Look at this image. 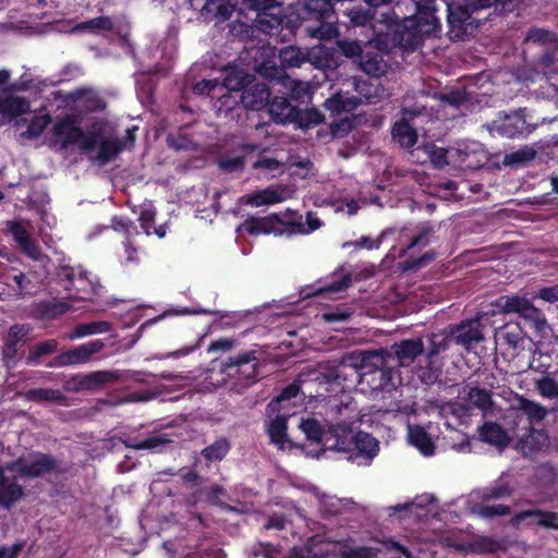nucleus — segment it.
I'll return each mask as SVG.
<instances>
[{
	"label": "nucleus",
	"instance_id": "f257e3e1",
	"mask_svg": "<svg viewBox=\"0 0 558 558\" xmlns=\"http://www.w3.org/2000/svg\"><path fill=\"white\" fill-rule=\"evenodd\" d=\"M345 368L365 380L373 390L390 391L397 388V371L387 349L345 353L339 364L329 367L324 377L328 383L341 384L347 380Z\"/></svg>",
	"mask_w": 558,
	"mask_h": 558
},
{
	"label": "nucleus",
	"instance_id": "f03ea898",
	"mask_svg": "<svg viewBox=\"0 0 558 558\" xmlns=\"http://www.w3.org/2000/svg\"><path fill=\"white\" fill-rule=\"evenodd\" d=\"M399 23H397L391 33H366V40L341 39L337 41L339 52L353 63L357 64L360 70L369 76L379 77L386 72L384 52H389L393 47L401 45L397 40Z\"/></svg>",
	"mask_w": 558,
	"mask_h": 558
},
{
	"label": "nucleus",
	"instance_id": "7ed1b4c3",
	"mask_svg": "<svg viewBox=\"0 0 558 558\" xmlns=\"http://www.w3.org/2000/svg\"><path fill=\"white\" fill-rule=\"evenodd\" d=\"M414 4V14L399 23L397 34L398 43L407 51L415 50L425 38L439 37L441 33L440 19L436 15V0H417Z\"/></svg>",
	"mask_w": 558,
	"mask_h": 558
},
{
	"label": "nucleus",
	"instance_id": "20e7f679",
	"mask_svg": "<svg viewBox=\"0 0 558 558\" xmlns=\"http://www.w3.org/2000/svg\"><path fill=\"white\" fill-rule=\"evenodd\" d=\"M345 0H306L299 19L300 27L313 38L331 39L338 35V5Z\"/></svg>",
	"mask_w": 558,
	"mask_h": 558
},
{
	"label": "nucleus",
	"instance_id": "39448f33",
	"mask_svg": "<svg viewBox=\"0 0 558 558\" xmlns=\"http://www.w3.org/2000/svg\"><path fill=\"white\" fill-rule=\"evenodd\" d=\"M286 219L279 214H271L266 217L250 216L238 228V232L245 231L251 235L270 234L281 235L284 232L296 233L303 231L301 220H295L294 213L288 210ZM302 219V216L299 217Z\"/></svg>",
	"mask_w": 558,
	"mask_h": 558
},
{
	"label": "nucleus",
	"instance_id": "423d86ee",
	"mask_svg": "<svg viewBox=\"0 0 558 558\" xmlns=\"http://www.w3.org/2000/svg\"><path fill=\"white\" fill-rule=\"evenodd\" d=\"M59 460L50 454L41 451H33L28 458L23 457L7 463L8 471H16L21 477L37 478L46 474L57 473L64 474L68 470H61Z\"/></svg>",
	"mask_w": 558,
	"mask_h": 558
},
{
	"label": "nucleus",
	"instance_id": "0eeeda50",
	"mask_svg": "<svg viewBox=\"0 0 558 558\" xmlns=\"http://www.w3.org/2000/svg\"><path fill=\"white\" fill-rule=\"evenodd\" d=\"M448 37L451 41L464 40L478 29L481 16L474 15L464 2H452L447 5Z\"/></svg>",
	"mask_w": 558,
	"mask_h": 558
},
{
	"label": "nucleus",
	"instance_id": "6e6552de",
	"mask_svg": "<svg viewBox=\"0 0 558 558\" xmlns=\"http://www.w3.org/2000/svg\"><path fill=\"white\" fill-rule=\"evenodd\" d=\"M526 108H519L509 113L499 112L488 125L490 134L507 138H523L535 130V124L527 122Z\"/></svg>",
	"mask_w": 558,
	"mask_h": 558
},
{
	"label": "nucleus",
	"instance_id": "1a4fd4ad",
	"mask_svg": "<svg viewBox=\"0 0 558 558\" xmlns=\"http://www.w3.org/2000/svg\"><path fill=\"white\" fill-rule=\"evenodd\" d=\"M58 278L61 287L72 300L85 301L95 294V286L87 271L62 267L58 272Z\"/></svg>",
	"mask_w": 558,
	"mask_h": 558
},
{
	"label": "nucleus",
	"instance_id": "9d476101",
	"mask_svg": "<svg viewBox=\"0 0 558 558\" xmlns=\"http://www.w3.org/2000/svg\"><path fill=\"white\" fill-rule=\"evenodd\" d=\"M258 359L256 351L248 350L230 356L221 364V371L229 377L242 380L243 385L251 386L256 381Z\"/></svg>",
	"mask_w": 558,
	"mask_h": 558
},
{
	"label": "nucleus",
	"instance_id": "9b49d317",
	"mask_svg": "<svg viewBox=\"0 0 558 558\" xmlns=\"http://www.w3.org/2000/svg\"><path fill=\"white\" fill-rule=\"evenodd\" d=\"M451 342L452 338L448 328L441 332H432L427 336L424 359L428 373H424L422 376L426 384H433L436 381L438 373L440 372V366L437 361L438 356L449 349Z\"/></svg>",
	"mask_w": 558,
	"mask_h": 558
},
{
	"label": "nucleus",
	"instance_id": "f8f14e48",
	"mask_svg": "<svg viewBox=\"0 0 558 558\" xmlns=\"http://www.w3.org/2000/svg\"><path fill=\"white\" fill-rule=\"evenodd\" d=\"M245 9L255 11L256 23L258 28L264 33L274 35L277 33L282 23L283 19L275 10L279 9V4L276 0H241Z\"/></svg>",
	"mask_w": 558,
	"mask_h": 558
},
{
	"label": "nucleus",
	"instance_id": "ddd939ff",
	"mask_svg": "<svg viewBox=\"0 0 558 558\" xmlns=\"http://www.w3.org/2000/svg\"><path fill=\"white\" fill-rule=\"evenodd\" d=\"M341 19L338 16V23L347 28L362 27L366 33L374 34L376 11L371 7L354 4L353 1H344L343 5L337 8Z\"/></svg>",
	"mask_w": 558,
	"mask_h": 558
},
{
	"label": "nucleus",
	"instance_id": "4468645a",
	"mask_svg": "<svg viewBox=\"0 0 558 558\" xmlns=\"http://www.w3.org/2000/svg\"><path fill=\"white\" fill-rule=\"evenodd\" d=\"M379 452V440L372 434L359 430L353 435V445L348 460L357 465L368 466Z\"/></svg>",
	"mask_w": 558,
	"mask_h": 558
},
{
	"label": "nucleus",
	"instance_id": "2eb2a0df",
	"mask_svg": "<svg viewBox=\"0 0 558 558\" xmlns=\"http://www.w3.org/2000/svg\"><path fill=\"white\" fill-rule=\"evenodd\" d=\"M105 348V342L100 339H95L86 343L80 344L58 354L49 366H70L81 365L90 361L93 355L99 353Z\"/></svg>",
	"mask_w": 558,
	"mask_h": 558
},
{
	"label": "nucleus",
	"instance_id": "dca6fc26",
	"mask_svg": "<svg viewBox=\"0 0 558 558\" xmlns=\"http://www.w3.org/2000/svg\"><path fill=\"white\" fill-rule=\"evenodd\" d=\"M463 402L452 403V412L456 415L468 414L472 409H478L486 413L492 410L494 404L492 392L485 388L480 387H465L462 391Z\"/></svg>",
	"mask_w": 558,
	"mask_h": 558
},
{
	"label": "nucleus",
	"instance_id": "f3484780",
	"mask_svg": "<svg viewBox=\"0 0 558 558\" xmlns=\"http://www.w3.org/2000/svg\"><path fill=\"white\" fill-rule=\"evenodd\" d=\"M425 343L422 338L403 339L387 349V354L393 359V365L410 366L416 357L424 356Z\"/></svg>",
	"mask_w": 558,
	"mask_h": 558
},
{
	"label": "nucleus",
	"instance_id": "a211bd4d",
	"mask_svg": "<svg viewBox=\"0 0 558 558\" xmlns=\"http://www.w3.org/2000/svg\"><path fill=\"white\" fill-rule=\"evenodd\" d=\"M448 330L452 341L466 350L484 340L482 324L478 319H464L457 325H450Z\"/></svg>",
	"mask_w": 558,
	"mask_h": 558
},
{
	"label": "nucleus",
	"instance_id": "6ab92c4d",
	"mask_svg": "<svg viewBox=\"0 0 558 558\" xmlns=\"http://www.w3.org/2000/svg\"><path fill=\"white\" fill-rule=\"evenodd\" d=\"M270 86L264 82L252 81L240 94L241 107L246 110L259 111L268 106Z\"/></svg>",
	"mask_w": 558,
	"mask_h": 558
},
{
	"label": "nucleus",
	"instance_id": "aec40b11",
	"mask_svg": "<svg viewBox=\"0 0 558 558\" xmlns=\"http://www.w3.org/2000/svg\"><path fill=\"white\" fill-rule=\"evenodd\" d=\"M83 135V129L78 125V120L74 116L66 114L56 121L52 128V136L61 141V148L77 145Z\"/></svg>",
	"mask_w": 558,
	"mask_h": 558
},
{
	"label": "nucleus",
	"instance_id": "412c9836",
	"mask_svg": "<svg viewBox=\"0 0 558 558\" xmlns=\"http://www.w3.org/2000/svg\"><path fill=\"white\" fill-rule=\"evenodd\" d=\"M271 121L277 124H290L298 117V105L283 95H276L267 106Z\"/></svg>",
	"mask_w": 558,
	"mask_h": 558
},
{
	"label": "nucleus",
	"instance_id": "4be33fe9",
	"mask_svg": "<svg viewBox=\"0 0 558 558\" xmlns=\"http://www.w3.org/2000/svg\"><path fill=\"white\" fill-rule=\"evenodd\" d=\"M497 306L505 314L515 313L524 318L534 320H538L542 315V312L529 299L519 295L501 296L497 302Z\"/></svg>",
	"mask_w": 558,
	"mask_h": 558
},
{
	"label": "nucleus",
	"instance_id": "5701e85b",
	"mask_svg": "<svg viewBox=\"0 0 558 558\" xmlns=\"http://www.w3.org/2000/svg\"><path fill=\"white\" fill-rule=\"evenodd\" d=\"M353 435L350 426L345 423L337 424L328 429L325 436L324 446L326 449L351 454Z\"/></svg>",
	"mask_w": 558,
	"mask_h": 558
},
{
	"label": "nucleus",
	"instance_id": "b1692460",
	"mask_svg": "<svg viewBox=\"0 0 558 558\" xmlns=\"http://www.w3.org/2000/svg\"><path fill=\"white\" fill-rule=\"evenodd\" d=\"M111 379L109 372H93L85 375H75L63 384V389L69 392H78L97 388Z\"/></svg>",
	"mask_w": 558,
	"mask_h": 558
},
{
	"label": "nucleus",
	"instance_id": "393cba45",
	"mask_svg": "<svg viewBox=\"0 0 558 558\" xmlns=\"http://www.w3.org/2000/svg\"><path fill=\"white\" fill-rule=\"evenodd\" d=\"M515 492L514 483L510 476L502 473L497 480L478 492V497L483 502L490 500H500L511 497Z\"/></svg>",
	"mask_w": 558,
	"mask_h": 558
},
{
	"label": "nucleus",
	"instance_id": "a878e982",
	"mask_svg": "<svg viewBox=\"0 0 558 558\" xmlns=\"http://www.w3.org/2000/svg\"><path fill=\"white\" fill-rule=\"evenodd\" d=\"M234 11L230 0H205L201 9V16L206 23L219 25L228 21Z\"/></svg>",
	"mask_w": 558,
	"mask_h": 558
},
{
	"label": "nucleus",
	"instance_id": "bb28decb",
	"mask_svg": "<svg viewBox=\"0 0 558 558\" xmlns=\"http://www.w3.org/2000/svg\"><path fill=\"white\" fill-rule=\"evenodd\" d=\"M31 328L24 324H15L9 328L8 336L2 347L3 360L15 361L20 348L26 343V337Z\"/></svg>",
	"mask_w": 558,
	"mask_h": 558
},
{
	"label": "nucleus",
	"instance_id": "cd10ccee",
	"mask_svg": "<svg viewBox=\"0 0 558 558\" xmlns=\"http://www.w3.org/2000/svg\"><path fill=\"white\" fill-rule=\"evenodd\" d=\"M252 81H255L254 75L247 73L243 69L232 66L226 70L220 87H222V92L229 90L241 94L242 90L252 83Z\"/></svg>",
	"mask_w": 558,
	"mask_h": 558
},
{
	"label": "nucleus",
	"instance_id": "c85d7f7f",
	"mask_svg": "<svg viewBox=\"0 0 558 558\" xmlns=\"http://www.w3.org/2000/svg\"><path fill=\"white\" fill-rule=\"evenodd\" d=\"M531 519V523L538 526L558 531V514L554 511H544L541 509H529L518 512L514 520L518 522Z\"/></svg>",
	"mask_w": 558,
	"mask_h": 558
},
{
	"label": "nucleus",
	"instance_id": "c756f323",
	"mask_svg": "<svg viewBox=\"0 0 558 558\" xmlns=\"http://www.w3.org/2000/svg\"><path fill=\"white\" fill-rule=\"evenodd\" d=\"M283 199L284 197L282 196L281 191L274 187H267L243 195L240 198V203L243 205L259 207L264 205L278 204Z\"/></svg>",
	"mask_w": 558,
	"mask_h": 558
},
{
	"label": "nucleus",
	"instance_id": "7c9ffc66",
	"mask_svg": "<svg viewBox=\"0 0 558 558\" xmlns=\"http://www.w3.org/2000/svg\"><path fill=\"white\" fill-rule=\"evenodd\" d=\"M482 441L498 448H505L509 444L507 432L496 422H485L478 427Z\"/></svg>",
	"mask_w": 558,
	"mask_h": 558
},
{
	"label": "nucleus",
	"instance_id": "2f4dec72",
	"mask_svg": "<svg viewBox=\"0 0 558 558\" xmlns=\"http://www.w3.org/2000/svg\"><path fill=\"white\" fill-rule=\"evenodd\" d=\"M173 436H181V433H163L158 435H151L145 438L142 441H136L135 439L129 437L122 440L126 448L135 449V450H155L161 446L173 442Z\"/></svg>",
	"mask_w": 558,
	"mask_h": 558
},
{
	"label": "nucleus",
	"instance_id": "473e14b6",
	"mask_svg": "<svg viewBox=\"0 0 558 558\" xmlns=\"http://www.w3.org/2000/svg\"><path fill=\"white\" fill-rule=\"evenodd\" d=\"M392 140L403 148H411L417 142V132L409 121L397 120L391 128Z\"/></svg>",
	"mask_w": 558,
	"mask_h": 558
},
{
	"label": "nucleus",
	"instance_id": "72a5a7b5",
	"mask_svg": "<svg viewBox=\"0 0 558 558\" xmlns=\"http://www.w3.org/2000/svg\"><path fill=\"white\" fill-rule=\"evenodd\" d=\"M71 306L64 301H40L35 304V316L39 319H54L70 311Z\"/></svg>",
	"mask_w": 558,
	"mask_h": 558
},
{
	"label": "nucleus",
	"instance_id": "f704fd0d",
	"mask_svg": "<svg viewBox=\"0 0 558 558\" xmlns=\"http://www.w3.org/2000/svg\"><path fill=\"white\" fill-rule=\"evenodd\" d=\"M24 497L25 489L16 483L15 478L11 482L5 478V482L0 485V508L9 510Z\"/></svg>",
	"mask_w": 558,
	"mask_h": 558
},
{
	"label": "nucleus",
	"instance_id": "c9c22d12",
	"mask_svg": "<svg viewBox=\"0 0 558 558\" xmlns=\"http://www.w3.org/2000/svg\"><path fill=\"white\" fill-rule=\"evenodd\" d=\"M547 439L544 429H535L530 427L527 433L522 435L518 440V448L524 454H531L539 451Z\"/></svg>",
	"mask_w": 558,
	"mask_h": 558
},
{
	"label": "nucleus",
	"instance_id": "e433bc0d",
	"mask_svg": "<svg viewBox=\"0 0 558 558\" xmlns=\"http://www.w3.org/2000/svg\"><path fill=\"white\" fill-rule=\"evenodd\" d=\"M288 417L287 414H277L268 425L267 433L271 444L276 445L279 449H284L286 444L289 441L287 429H288Z\"/></svg>",
	"mask_w": 558,
	"mask_h": 558
},
{
	"label": "nucleus",
	"instance_id": "4c0bfd02",
	"mask_svg": "<svg viewBox=\"0 0 558 558\" xmlns=\"http://www.w3.org/2000/svg\"><path fill=\"white\" fill-rule=\"evenodd\" d=\"M408 436L410 444L417 448L424 456H430L434 453V442L423 426L410 425Z\"/></svg>",
	"mask_w": 558,
	"mask_h": 558
},
{
	"label": "nucleus",
	"instance_id": "58836bf2",
	"mask_svg": "<svg viewBox=\"0 0 558 558\" xmlns=\"http://www.w3.org/2000/svg\"><path fill=\"white\" fill-rule=\"evenodd\" d=\"M360 105H362V101L356 96H348L340 93L331 96L325 102L326 109L337 114L353 111Z\"/></svg>",
	"mask_w": 558,
	"mask_h": 558
},
{
	"label": "nucleus",
	"instance_id": "ea45409f",
	"mask_svg": "<svg viewBox=\"0 0 558 558\" xmlns=\"http://www.w3.org/2000/svg\"><path fill=\"white\" fill-rule=\"evenodd\" d=\"M26 401L29 402H57L60 404L65 403L66 397L57 389L51 388H32L23 393Z\"/></svg>",
	"mask_w": 558,
	"mask_h": 558
},
{
	"label": "nucleus",
	"instance_id": "a19ab883",
	"mask_svg": "<svg viewBox=\"0 0 558 558\" xmlns=\"http://www.w3.org/2000/svg\"><path fill=\"white\" fill-rule=\"evenodd\" d=\"M231 442L227 437H219L213 444L201 451V456L207 463L220 462L231 450Z\"/></svg>",
	"mask_w": 558,
	"mask_h": 558
},
{
	"label": "nucleus",
	"instance_id": "79ce46f5",
	"mask_svg": "<svg viewBox=\"0 0 558 558\" xmlns=\"http://www.w3.org/2000/svg\"><path fill=\"white\" fill-rule=\"evenodd\" d=\"M105 123L97 121L87 131L83 130V135L80 137V142H77L80 149L86 153L95 150L102 138Z\"/></svg>",
	"mask_w": 558,
	"mask_h": 558
},
{
	"label": "nucleus",
	"instance_id": "37998d69",
	"mask_svg": "<svg viewBox=\"0 0 558 558\" xmlns=\"http://www.w3.org/2000/svg\"><path fill=\"white\" fill-rule=\"evenodd\" d=\"M257 72L269 82H276L281 85H287L286 80H289L284 66L281 63L277 64L274 60H266L260 63L257 66Z\"/></svg>",
	"mask_w": 558,
	"mask_h": 558
},
{
	"label": "nucleus",
	"instance_id": "c03bdc74",
	"mask_svg": "<svg viewBox=\"0 0 558 558\" xmlns=\"http://www.w3.org/2000/svg\"><path fill=\"white\" fill-rule=\"evenodd\" d=\"M112 324L107 320H95L85 324L76 325L71 335L70 339H80L92 335L106 333L111 331Z\"/></svg>",
	"mask_w": 558,
	"mask_h": 558
},
{
	"label": "nucleus",
	"instance_id": "a18cd8bd",
	"mask_svg": "<svg viewBox=\"0 0 558 558\" xmlns=\"http://www.w3.org/2000/svg\"><path fill=\"white\" fill-rule=\"evenodd\" d=\"M287 85H282L288 89L284 95L288 96L291 101L300 108V105L311 99L310 87L307 83L295 81L289 77L286 80Z\"/></svg>",
	"mask_w": 558,
	"mask_h": 558
},
{
	"label": "nucleus",
	"instance_id": "49530a36",
	"mask_svg": "<svg viewBox=\"0 0 558 558\" xmlns=\"http://www.w3.org/2000/svg\"><path fill=\"white\" fill-rule=\"evenodd\" d=\"M31 105L25 98L11 96L0 101V111L5 116L16 118L29 112Z\"/></svg>",
	"mask_w": 558,
	"mask_h": 558
},
{
	"label": "nucleus",
	"instance_id": "de8ad7c7",
	"mask_svg": "<svg viewBox=\"0 0 558 558\" xmlns=\"http://www.w3.org/2000/svg\"><path fill=\"white\" fill-rule=\"evenodd\" d=\"M124 148V143L119 138H101L98 146L97 159L107 163L116 158Z\"/></svg>",
	"mask_w": 558,
	"mask_h": 558
},
{
	"label": "nucleus",
	"instance_id": "09e8293b",
	"mask_svg": "<svg viewBox=\"0 0 558 558\" xmlns=\"http://www.w3.org/2000/svg\"><path fill=\"white\" fill-rule=\"evenodd\" d=\"M279 62L287 68H300L307 61V54L295 46L284 47L279 51Z\"/></svg>",
	"mask_w": 558,
	"mask_h": 558
},
{
	"label": "nucleus",
	"instance_id": "8fccbe9b",
	"mask_svg": "<svg viewBox=\"0 0 558 558\" xmlns=\"http://www.w3.org/2000/svg\"><path fill=\"white\" fill-rule=\"evenodd\" d=\"M58 341L56 339H48L43 342L36 343L31 347L26 363L28 365H38L43 356L50 355L56 352Z\"/></svg>",
	"mask_w": 558,
	"mask_h": 558
},
{
	"label": "nucleus",
	"instance_id": "3c124183",
	"mask_svg": "<svg viewBox=\"0 0 558 558\" xmlns=\"http://www.w3.org/2000/svg\"><path fill=\"white\" fill-rule=\"evenodd\" d=\"M324 114L316 108L302 110L298 109V117L292 123L299 129H310L320 124L324 121Z\"/></svg>",
	"mask_w": 558,
	"mask_h": 558
},
{
	"label": "nucleus",
	"instance_id": "603ef678",
	"mask_svg": "<svg viewBox=\"0 0 558 558\" xmlns=\"http://www.w3.org/2000/svg\"><path fill=\"white\" fill-rule=\"evenodd\" d=\"M300 429L305 434L306 439L316 442H325L326 433L316 418H302L299 424Z\"/></svg>",
	"mask_w": 558,
	"mask_h": 558
},
{
	"label": "nucleus",
	"instance_id": "864d4df0",
	"mask_svg": "<svg viewBox=\"0 0 558 558\" xmlns=\"http://www.w3.org/2000/svg\"><path fill=\"white\" fill-rule=\"evenodd\" d=\"M216 98V107L219 113L229 114L233 110L243 109L239 93L226 90L225 93H219Z\"/></svg>",
	"mask_w": 558,
	"mask_h": 558
},
{
	"label": "nucleus",
	"instance_id": "5fc2aeb1",
	"mask_svg": "<svg viewBox=\"0 0 558 558\" xmlns=\"http://www.w3.org/2000/svg\"><path fill=\"white\" fill-rule=\"evenodd\" d=\"M52 118L49 113L41 116H34L27 125L26 131L22 133V136L28 140L39 137L47 126L51 123Z\"/></svg>",
	"mask_w": 558,
	"mask_h": 558
},
{
	"label": "nucleus",
	"instance_id": "6e6d98bb",
	"mask_svg": "<svg viewBox=\"0 0 558 558\" xmlns=\"http://www.w3.org/2000/svg\"><path fill=\"white\" fill-rule=\"evenodd\" d=\"M536 157L534 148L525 146L521 149L506 154L502 159L505 166H524Z\"/></svg>",
	"mask_w": 558,
	"mask_h": 558
},
{
	"label": "nucleus",
	"instance_id": "4d7b16f0",
	"mask_svg": "<svg viewBox=\"0 0 558 558\" xmlns=\"http://www.w3.org/2000/svg\"><path fill=\"white\" fill-rule=\"evenodd\" d=\"M300 390H301V387L296 383H291V384L287 385L280 391V393L268 403L267 411H269L271 413L278 411L282 404H284L286 402H289L291 399L295 398L299 395Z\"/></svg>",
	"mask_w": 558,
	"mask_h": 558
},
{
	"label": "nucleus",
	"instance_id": "13d9d810",
	"mask_svg": "<svg viewBox=\"0 0 558 558\" xmlns=\"http://www.w3.org/2000/svg\"><path fill=\"white\" fill-rule=\"evenodd\" d=\"M192 92L198 96H208L210 98H216L219 93L222 92V87H220V83L218 80H206L203 78L192 86Z\"/></svg>",
	"mask_w": 558,
	"mask_h": 558
},
{
	"label": "nucleus",
	"instance_id": "bf43d9fd",
	"mask_svg": "<svg viewBox=\"0 0 558 558\" xmlns=\"http://www.w3.org/2000/svg\"><path fill=\"white\" fill-rule=\"evenodd\" d=\"M77 29L82 31H92V32H98V31H106V32H112L113 31V22L109 16H97L94 19L86 20L84 22H81L76 25Z\"/></svg>",
	"mask_w": 558,
	"mask_h": 558
},
{
	"label": "nucleus",
	"instance_id": "052dcab7",
	"mask_svg": "<svg viewBox=\"0 0 558 558\" xmlns=\"http://www.w3.org/2000/svg\"><path fill=\"white\" fill-rule=\"evenodd\" d=\"M520 409L529 416L530 420L543 421L547 415V409L541 403L521 398Z\"/></svg>",
	"mask_w": 558,
	"mask_h": 558
},
{
	"label": "nucleus",
	"instance_id": "680f3d73",
	"mask_svg": "<svg viewBox=\"0 0 558 558\" xmlns=\"http://www.w3.org/2000/svg\"><path fill=\"white\" fill-rule=\"evenodd\" d=\"M423 148L436 168L441 169L449 163L447 159L448 150L446 148L438 147L434 143H427Z\"/></svg>",
	"mask_w": 558,
	"mask_h": 558
},
{
	"label": "nucleus",
	"instance_id": "e2e57ef3",
	"mask_svg": "<svg viewBox=\"0 0 558 558\" xmlns=\"http://www.w3.org/2000/svg\"><path fill=\"white\" fill-rule=\"evenodd\" d=\"M535 387L538 393L547 399L558 398V383L550 376H544L536 380Z\"/></svg>",
	"mask_w": 558,
	"mask_h": 558
},
{
	"label": "nucleus",
	"instance_id": "0e129e2a",
	"mask_svg": "<svg viewBox=\"0 0 558 558\" xmlns=\"http://www.w3.org/2000/svg\"><path fill=\"white\" fill-rule=\"evenodd\" d=\"M354 89L359 94L356 97L360 98L362 102L364 99L366 104H373L374 99L377 97V88L367 81L355 80Z\"/></svg>",
	"mask_w": 558,
	"mask_h": 558
},
{
	"label": "nucleus",
	"instance_id": "69168bd1",
	"mask_svg": "<svg viewBox=\"0 0 558 558\" xmlns=\"http://www.w3.org/2000/svg\"><path fill=\"white\" fill-rule=\"evenodd\" d=\"M554 40V34L545 28L532 27L529 29L525 41L546 45Z\"/></svg>",
	"mask_w": 558,
	"mask_h": 558
},
{
	"label": "nucleus",
	"instance_id": "338daca9",
	"mask_svg": "<svg viewBox=\"0 0 558 558\" xmlns=\"http://www.w3.org/2000/svg\"><path fill=\"white\" fill-rule=\"evenodd\" d=\"M352 282L350 274L343 275L340 279L335 280L330 284H327L318 290L319 294H333L347 290Z\"/></svg>",
	"mask_w": 558,
	"mask_h": 558
},
{
	"label": "nucleus",
	"instance_id": "774afa93",
	"mask_svg": "<svg viewBox=\"0 0 558 558\" xmlns=\"http://www.w3.org/2000/svg\"><path fill=\"white\" fill-rule=\"evenodd\" d=\"M156 215L157 210L153 207V205L143 208L140 214L138 220L141 228L147 235L151 234V228L154 227Z\"/></svg>",
	"mask_w": 558,
	"mask_h": 558
}]
</instances>
